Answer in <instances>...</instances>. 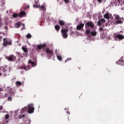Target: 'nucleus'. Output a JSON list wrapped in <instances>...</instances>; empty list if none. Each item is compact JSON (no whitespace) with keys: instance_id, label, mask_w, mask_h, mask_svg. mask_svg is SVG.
<instances>
[{"instance_id":"1","label":"nucleus","mask_w":124,"mask_h":124,"mask_svg":"<svg viewBox=\"0 0 124 124\" xmlns=\"http://www.w3.org/2000/svg\"><path fill=\"white\" fill-rule=\"evenodd\" d=\"M88 27L91 28V29H93V28H94V24L92 21L88 22L85 24V33L88 35V36H90L91 29Z\"/></svg>"},{"instance_id":"2","label":"nucleus","mask_w":124,"mask_h":124,"mask_svg":"<svg viewBox=\"0 0 124 124\" xmlns=\"http://www.w3.org/2000/svg\"><path fill=\"white\" fill-rule=\"evenodd\" d=\"M45 52L46 53V55H47V58L51 59L53 56H54V53H53V50L49 49L48 48H47L45 50Z\"/></svg>"},{"instance_id":"3","label":"nucleus","mask_w":124,"mask_h":124,"mask_svg":"<svg viewBox=\"0 0 124 124\" xmlns=\"http://www.w3.org/2000/svg\"><path fill=\"white\" fill-rule=\"evenodd\" d=\"M61 32L63 38H67V36H68V35L67 34L68 29H62L61 30Z\"/></svg>"},{"instance_id":"4","label":"nucleus","mask_w":124,"mask_h":124,"mask_svg":"<svg viewBox=\"0 0 124 124\" xmlns=\"http://www.w3.org/2000/svg\"><path fill=\"white\" fill-rule=\"evenodd\" d=\"M6 40V38H4L3 39V46L4 47H6V46H7V45H12V42L11 41H5Z\"/></svg>"},{"instance_id":"5","label":"nucleus","mask_w":124,"mask_h":124,"mask_svg":"<svg viewBox=\"0 0 124 124\" xmlns=\"http://www.w3.org/2000/svg\"><path fill=\"white\" fill-rule=\"evenodd\" d=\"M114 38H118L120 40H122L124 39V36L121 34H114Z\"/></svg>"},{"instance_id":"6","label":"nucleus","mask_w":124,"mask_h":124,"mask_svg":"<svg viewBox=\"0 0 124 124\" xmlns=\"http://www.w3.org/2000/svg\"><path fill=\"white\" fill-rule=\"evenodd\" d=\"M47 46V45H46V44H41V45H38L37 46V51H38V50H41V49H44V48L46 47V46Z\"/></svg>"},{"instance_id":"7","label":"nucleus","mask_w":124,"mask_h":124,"mask_svg":"<svg viewBox=\"0 0 124 124\" xmlns=\"http://www.w3.org/2000/svg\"><path fill=\"white\" fill-rule=\"evenodd\" d=\"M116 63H117L118 64H120V65H123V66H124V57H122L118 61V62H116Z\"/></svg>"},{"instance_id":"8","label":"nucleus","mask_w":124,"mask_h":124,"mask_svg":"<svg viewBox=\"0 0 124 124\" xmlns=\"http://www.w3.org/2000/svg\"><path fill=\"white\" fill-rule=\"evenodd\" d=\"M106 22V20L104 19V18H101V19L99 20L97 22V25L99 26H101L102 24H104Z\"/></svg>"},{"instance_id":"9","label":"nucleus","mask_w":124,"mask_h":124,"mask_svg":"<svg viewBox=\"0 0 124 124\" xmlns=\"http://www.w3.org/2000/svg\"><path fill=\"white\" fill-rule=\"evenodd\" d=\"M84 26H85V24L84 23H80L77 26V30L78 31H80L82 30L83 28H84Z\"/></svg>"},{"instance_id":"10","label":"nucleus","mask_w":124,"mask_h":124,"mask_svg":"<svg viewBox=\"0 0 124 124\" xmlns=\"http://www.w3.org/2000/svg\"><path fill=\"white\" fill-rule=\"evenodd\" d=\"M6 59L9 61H13L15 60V56L13 55H11L7 57Z\"/></svg>"},{"instance_id":"11","label":"nucleus","mask_w":124,"mask_h":124,"mask_svg":"<svg viewBox=\"0 0 124 124\" xmlns=\"http://www.w3.org/2000/svg\"><path fill=\"white\" fill-rule=\"evenodd\" d=\"M37 64V59H36V58H35L34 61L31 62V67H34L36 66Z\"/></svg>"},{"instance_id":"12","label":"nucleus","mask_w":124,"mask_h":124,"mask_svg":"<svg viewBox=\"0 0 124 124\" xmlns=\"http://www.w3.org/2000/svg\"><path fill=\"white\" fill-rule=\"evenodd\" d=\"M59 25L61 27H63V26H65V22L64 20H59Z\"/></svg>"},{"instance_id":"13","label":"nucleus","mask_w":124,"mask_h":124,"mask_svg":"<svg viewBox=\"0 0 124 124\" xmlns=\"http://www.w3.org/2000/svg\"><path fill=\"white\" fill-rule=\"evenodd\" d=\"M0 70H2L3 72H6V71H7V66L1 67L0 68Z\"/></svg>"},{"instance_id":"14","label":"nucleus","mask_w":124,"mask_h":124,"mask_svg":"<svg viewBox=\"0 0 124 124\" xmlns=\"http://www.w3.org/2000/svg\"><path fill=\"white\" fill-rule=\"evenodd\" d=\"M104 17L105 19L109 20V19H110V15L108 13H106V14L104 15Z\"/></svg>"},{"instance_id":"15","label":"nucleus","mask_w":124,"mask_h":124,"mask_svg":"<svg viewBox=\"0 0 124 124\" xmlns=\"http://www.w3.org/2000/svg\"><path fill=\"white\" fill-rule=\"evenodd\" d=\"M21 25H22V22H17L15 25V28H20V27H21Z\"/></svg>"},{"instance_id":"16","label":"nucleus","mask_w":124,"mask_h":124,"mask_svg":"<svg viewBox=\"0 0 124 124\" xmlns=\"http://www.w3.org/2000/svg\"><path fill=\"white\" fill-rule=\"evenodd\" d=\"M91 35H92L93 36H96V34H97V32H96V31H92V32H91V30H90V33Z\"/></svg>"},{"instance_id":"17","label":"nucleus","mask_w":124,"mask_h":124,"mask_svg":"<svg viewBox=\"0 0 124 124\" xmlns=\"http://www.w3.org/2000/svg\"><path fill=\"white\" fill-rule=\"evenodd\" d=\"M26 15V12L22 11L19 13V16L20 18H22V17H24Z\"/></svg>"},{"instance_id":"18","label":"nucleus","mask_w":124,"mask_h":124,"mask_svg":"<svg viewBox=\"0 0 124 124\" xmlns=\"http://www.w3.org/2000/svg\"><path fill=\"white\" fill-rule=\"evenodd\" d=\"M28 113H29V114H31V105L28 106Z\"/></svg>"},{"instance_id":"19","label":"nucleus","mask_w":124,"mask_h":124,"mask_svg":"<svg viewBox=\"0 0 124 124\" xmlns=\"http://www.w3.org/2000/svg\"><path fill=\"white\" fill-rule=\"evenodd\" d=\"M55 29L57 31H59L61 29V27H60L59 25H57L55 26Z\"/></svg>"},{"instance_id":"20","label":"nucleus","mask_w":124,"mask_h":124,"mask_svg":"<svg viewBox=\"0 0 124 124\" xmlns=\"http://www.w3.org/2000/svg\"><path fill=\"white\" fill-rule=\"evenodd\" d=\"M26 37H27V38H28V39H30V38H31V35L30 33H28L27 35H26Z\"/></svg>"},{"instance_id":"21","label":"nucleus","mask_w":124,"mask_h":124,"mask_svg":"<svg viewBox=\"0 0 124 124\" xmlns=\"http://www.w3.org/2000/svg\"><path fill=\"white\" fill-rule=\"evenodd\" d=\"M22 49L25 53H27V52H28V49H27V48H26L25 47H22Z\"/></svg>"},{"instance_id":"22","label":"nucleus","mask_w":124,"mask_h":124,"mask_svg":"<svg viewBox=\"0 0 124 124\" xmlns=\"http://www.w3.org/2000/svg\"><path fill=\"white\" fill-rule=\"evenodd\" d=\"M116 24L119 25V24H123V21L121 20H118L116 21Z\"/></svg>"},{"instance_id":"23","label":"nucleus","mask_w":124,"mask_h":124,"mask_svg":"<svg viewBox=\"0 0 124 124\" xmlns=\"http://www.w3.org/2000/svg\"><path fill=\"white\" fill-rule=\"evenodd\" d=\"M18 16H19V15L16 14V13H15L13 15V17H14V18H17V17H18Z\"/></svg>"},{"instance_id":"24","label":"nucleus","mask_w":124,"mask_h":124,"mask_svg":"<svg viewBox=\"0 0 124 124\" xmlns=\"http://www.w3.org/2000/svg\"><path fill=\"white\" fill-rule=\"evenodd\" d=\"M57 59H58V60H59V61H62V56L58 55L57 56Z\"/></svg>"},{"instance_id":"25","label":"nucleus","mask_w":124,"mask_h":124,"mask_svg":"<svg viewBox=\"0 0 124 124\" xmlns=\"http://www.w3.org/2000/svg\"><path fill=\"white\" fill-rule=\"evenodd\" d=\"M5 120H8L9 119V114H6L5 115Z\"/></svg>"},{"instance_id":"26","label":"nucleus","mask_w":124,"mask_h":124,"mask_svg":"<svg viewBox=\"0 0 124 124\" xmlns=\"http://www.w3.org/2000/svg\"><path fill=\"white\" fill-rule=\"evenodd\" d=\"M16 85H22V82H21L20 81H16Z\"/></svg>"},{"instance_id":"27","label":"nucleus","mask_w":124,"mask_h":124,"mask_svg":"<svg viewBox=\"0 0 124 124\" xmlns=\"http://www.w3.org/2000/svg\"><path fill=\"white\" fill-rule=\"evenodd\" d=\"M33 6L34 8H38L39 7L38 4L33 5Z\"/></svg>"},{"instance_id":"28","label":"nucleus","mask_w":124,"mask_h":124,"mask_svg":"<svg viewBox=\"0 0 124 124\" xmlns=\"http://www.w3.org/2000/svg\"><path fill=\"white\" fill-rule=\"evenodd\" d=\"M27 108L26 107H25V108H22V109H21L22 112V113H24V112H25V110H27Z\"/></svg>"},{"instance_id":"29","label":"nucleus","mask_w":124,"mask_h":124,"mask_svg":"<svg viewBox=\"0 0 124 124\" xmlns=\"http://www.w3.org/2000/svg\"><path fill=\"white\" fill-rule=\"evenodd\" d=\"M31 114H32V113L34 112V108H33V107H32V105H31Z\"/></svg>"},{"instance_id":"30","label":"nucleus","mask_w":124,"mask_h":124,"mask_svg":"<svg viewBox=\"0 0 124 124\" xmlns=\"http://www.w3.org/2000/svg\"><path fill=\"white\" fill-rule=\"evenodd\" d=\"M24 68L25 70H29V69H30V67H29V66H26L24 67Z\"/></svg>"},{"instance_id":"31","label":"nucleus","mask_w":124,"mask_h":124,"mask_svg":"<svg viewBox=\"0 0 124 124\" xmlns=\"http://www.w3.org/2000/svg\"><path fill=\"white\" fill-rule=\"evenodd\" d=\"M115 19H116V20H119V19H120V16H119V15L116 16Z\"/></svg>"},{"instance_id":"32","label":"nucleus","mask_w":124,"mask_h":124,"mask_svg":"<svg viewBox=\"0 0 124 124\" xmlns=\"http://www.w3.org/2000/svg\"><path fill=\"white\" fill-rule=\"evenodd\" d=\"M103 30H104V29H103V28H102V27H100L99 29V31H103Z\"/></svg>"},{"instance_id":"33","label":"nucleus","mask_w":124,"mask_h":124,"mask_svg":"<svg viewBox=\"0 0 124 124\" xmlns=\"http://www.w3.org/2000/svg\"><path fill=\"white\" fill-rule=\"evenodd\" d=\"M24 117H25V115H20L19 116V119H22V118H24Z\"/></svg>"},{"instance_id":"34","label":"nucleus","mask_w":124,"mask_h":124,"mask_svg":"<svg viewBox=\"0 0 124 124\" xmlns=\"http://www.w3.org/2000/svg\"><path fill=\"white\" fill-rule=\"evenodd\" d=\"M8 100L9 101H11L12 100V98L11 97H9L8 98Z\"/></svg>"},{"instance_id":"35","label":"nucleus","mask_w":124,"mask_h":124,"mask_svg":"<svg viewBox=\"0 0 124 124\" xmlns=\"http://www.w3.org/2000/svg\"><path fill=\"white\" fill-rule=\"evenodd\" d=\"M64 1L65 3H68V2H69V0H64Z\"/></svg>"},{"instance_id":"36","label":"nucleus","mask_w":124,"mask_h":124,"mask_svg":"<svg viewBox=\"0 0 124 124\" xmlns=\"http://www.w3.org/2000/svg\"><path fill=\"white\" fill-rule=\"evenodd\" d=\"M40 7L42 9H45V6H44V5H42V6H40Z\"/></svg>"},{"instance_id":"37","label":"nucleus","mask_w":124,"mask_h":124,"mask_svg":"<svg viewBox=\"0 0 124 124\" xmlns=\"http://www.w3.org/2000/svg\"><path fill=\"white\" fill-rule=\"evenodd\" d=\"M70 34L71 35L72 34H74V31H71Z\"/></svg>"},{"instance_id":"38","label":"nucleus","mask_w":124,"mask_h":124,"mask_svg":"<svg viewBox=\"0 0 124 124\" xmlns=\"http://www.w3.org/2000/svg\"><path fill=\"white\" fill-rule=\"evenodd\" d=\"M24 29H25V24H23L22 28L21 30H24Z\"/></svg>"},{"instance_id":"39","label":"nucleus","mask_w":124,"mask_h":124,"mask_svg":"<svg viewBox=\"0 0 124 124\" xmlns=\"http://www.w3.org/2000/svg\"><path fill=\"white\" fill-rule=\"evenodd\" d=\"M3 108V107H2V106H0V110H2Z\"/></svg>"},{"instance_id":"40","label":"nucleus","mask_w":124,"mask_h":124,"mask_svg":"<svg viewBox=\"0 0 124 124\" xmlns=\"http://www.w3.org/2000/svg\"><path fill=\"white\" fill-rule=\"evenodd\" d=\"M30 7V6H28L27 7L25 8L24 10H26L27 8H29Z\"/></svg>"},{"instance_id":"41","label":"nucleus","mask_w":124,"mask_h":124,"mask_svg":"<svg viewBox=\"0 0 124 124\" xmlns=\"http://www.w3.org/2000/svg\"><path fill=\"white\" fill-rule=\"evenodd\" d=\"M68 61H70V59H67L66 60H65V62H68Z\"/></svg>"},{"instance_id":"42","label":"nucleus","mask_w":124,"mask_h":124,"mask_svg":"<svg viewBox=\"0 0 124 124\" xmlns=\"http://www.w3.org/2000/svg\"><path fill=\"white\" fill-rule=\"evenodd\" d=\"M28 63H31V60H30V61L28 62Z\"/></svg>"},{"instance_id":"43","label":"nucleus","mask_w":124,"mask_h":124,"mask_svg":"<svg viewBox=\"0 0 124 124\" xmlns=\"http://www.w3.org/2000/svg\"><path fill=\"white\" fill-rule=\"evenodd\" d=\"M102 1V0H98V2H101V1Z\"/></svg>"},{"instance_id":"44","label":"nucleus","mask_w":124,"mask_h":124,"mask_svg":"<svg viewBox=\"0 0 124 124\" xmlns=\"http://www.w3.org/2000/svg\"><path fill=\"white\" fill-rule=\"evenodd\" d=\"M1 91H2V88H0V92H1Z\"/></svg>"},{"instance_id":"45","label":"nucleus","mask_w":124,"mask_h":124,"mask_svg":"<svg viewBox=\"0 0 124 124\" xmlns=\"http://www.w3.org/2000/svg\"><path fill=\"white\" fill-rule=\"evenodd\" d=\"M2 74L0 72V76H1Z\"/></svg>"},{"instance_id":"46","label":"nucleus","mask_w":124,"mask_h":124,"mask_svg":"<svg viewBox=\"0 0 124 124\" xmlns=\"http://www.w3.org/2000/svg\"><path fill=\"white\" fill-rule=\"evenodd\" d=\"M121 32H123V31H121L120 32H119V33H121Z\"/></svg>"}]
</instances>
